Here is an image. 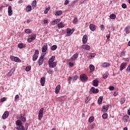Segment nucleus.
Here are the masks:
<instances>
[{
  "mask_svg": "<svg viewBox=\"0 0 130 130\" xmlns=\"http://www.w3.org/2000/svg\"><path fill=\"white\" fill-rule=\"evenodd\" d=\"M22 121L23 122H26V118H25L23 116H21L20 120H17L16 121V125L18 126L15 127L16 129L17 130H27L28 129V127L29 126V124L27 123H25V126L22 124Z\"/></svg>",
  "mask_w": 130,
  "mask_h": 130,
  "instance_id": "nucleus-1",
  "label": "nucleus"
},
{
  "mask_svg": "<svg viewBox=\"0 0 130 130\" xmlns=\"http://www.w3.org/2000/svg\"><path fill=\"white\" fill-rule=\"evenodd\" d=\"M99 93V89L95 88L94 87H91L89 90V94H97Z\"/></svg>",
  "mask_w": 130,
  "mask_h": 130,
  "instance_id": "nucleus-2",
  "label": "nucleus"
},
{
  "mask_svg": "<svg viewBox=\"0 0 130 130\" xmlns=\"http://www.w3.org/2000/svg\"><path fill=\"white\" fill-rule=\"evenodd\" d=\"M80 79L82 82H87L88 81V76L85 74L80 75Z\"/></svg>",
  "mask_w": 130,
  "mask_h": 130,
  "instance_id": "nucleus-3",
  "label": "nucleus"
},
{
  "mask_svg": "<svg viewBox=\"0 0 130 130\" xmlns=\"http://www.w3.org/2000/svg\"><path fill=\"white\" fill-rule=\"evenodd\" d=\"M39 55V51H38V50H36L32 57L33 61H36V60H37V58H38Z\"/></svg>",
  "mask_w": 130,
  "mask_h": 130,
  "instance_id": "nucleus-4",
  "label": "nucleus"
},
{
  "mask_svg": "<svg viewBox=\"0 0 130 130\" xmlns=\"http://www.w3.org/2000/svg\"><path fill=\"white\" fill-rule=\"evenodd\" d=\"M43 61H44V55H41L38 60L39 66H42Z\"/></svg>",
  "mask_w": 130,
  "mask_h": 130,
  "instance_id": "nucleus-5",
  "label": "nucleus"
},
{
  "mask_svg": "<svg viewBox=\"0 0 130 130\" xmlns=\"http://www.w3.org/2000/svg\"><path fill=\"white\" fill-rule=\"evenodd\" d=\"M9 115H10L9 111H5L2 116L3 119H7L9 117Z\"/></svg>",
  "mask_w": 130,
  "mask_h": 130,
  "instance_id": "nucleus-6",
  "label": "nucleus"
},
{
  "mask_svg": "<svg viewBox=\"0 0 130 130\" xmlns=\"http://www.w3.org/2000/svg\"><path fill=\"white\" fill-rule=\"evenodd\" d=\"M57 64V61L52 62V63H49V67L50 69H53L55 68Z\"/></svg>",
  "mask_w": 130,
  "mask_h": 130,
  "instance_id": "nucleus-7",
  "label": "nucleus"
},
{
  "mask_svg": "<svg viewBox=\"0 0 130 130\" xmlns=\"http://www.w3.org/2000/svg\"><path fill=\"white\" fill-rule=\"evenodd\" d=\"M60 21H61V19L59 18L55 19L51 22V24L52 26H54V25H56V24H57V23H59L60 22Z\"/></svg>",
  "mask_w": 130,
  "mask_h": 130,
  "instance_id": "nucleus-8",
  "label": "nucleus"
},
{
  "mask_svg": "<svg viewBox=\"0 0 130 130\" xmlns=\"http://www.w3.org/2000/svg\"><path fill=\"white\" fill-rule=\"evenodd\" d=\"M15 71H16V68H12L10 71L7 74V76L8 77H12L13 76V74L15 72Z\"/></svg>",
  "mask_w": 130,
  "mask_h": 130,
  "instance_id": "nucleus-9",
  "label": "nucleus"
},
{
  "mask_svg": "<svg viewBox=\"0 0 130 130\" xmlns=\"http://www.w3.org/2000/svg\"><path fill=\"white\" fill-rule=\"evenodd\" d=\"M78 57H79V54L76 53L71 57V59L72 61H74L76 60Z\"/></svg>",
  "mask_w": 130,
  "mask_h": 130,
  "instance_id": "nucleus-10",
  "label": "nucleus"
},
{
  "mask_svg": "<svg viewBox=\"0 0 130 130\" xmlns=\"http://www.w3.org/2000/svg\"><path fill=\"white\" fill-rule=\"evenodd\" d=\"M87 41H88V36H87V35H85L83 36L82 38V42L83 44H86Z\"/></svg>",
  "mask_w": 130,
  "mask_h": 130,
  "instance_id": "nucleus-11",
  "label": "nucleus"
},
{
  "mask_svg": "<svg viewBox=\"0 0 130 130\" xmlns=\"http://www.w3.org/2000/svg\"><path fill=\"white\" fill-rule=\"evenodd\" d=\"M126 68V63L123 62L121 64L120 66V71H121V72L122 71H123V70H124V69H125Z\"/></svg>",
  "mask_w": 130,
  "mask_h": 130,
  "instance_id": "nucleus-12",
  "label": "nucleus"
},
{
  "mask_svg": "<svg viewBox=\"0 0 130 130\" xmlns=\"http://www.w3.org/2000/svg\"><path fill=\"white\" fill-rule=\"evenodd\" d=\"M81 48L86 50H90V49H91V47L88 45H82Z\"/></svg>",
  "mask_w": 130,
  "mask_h": 130,
  "instance_id": "nucleus-13",
  "label": "nucleus"
},
{
  "mask_svg": "<svg viewBox=\"0 0 130 130\" xmlns=\"http://www.w3.org/2000/svg\"><path fill=\"white\" fill-rule=\"evenodd\" d=\"M130 25H127L126 27L124 28V32L126 33V34H129L130 33Z\"/></svg>",
  "mask_w": 130,
  "mask_h": 130,
  "instance_id": "nucleus-14",
  "label": "nucleus"
},
{
  "mask_svg": "<svg viewBox=\"0 0 130 130\" xmlns=\"http://www.w3.org/2000/svg\"><path fill=\"white\" fill-rule=\"evenodd\" d=\"M109 109V105L104 106L103 107L102 111L103 112H107V111Z\"/></svg>",
  "mask_w": 130,
  "mask_h": 130,
  "instance_id": "nucleus-15",
  "label": "nucleus"
},
{
  "mask_svg": "<svg viewBox=\"0 0 130 130\" xmlns=\"http://www.w3.org/2000/svg\"><path fill=\"white\" fill-rule=\"evenodd\" d=\"M123 120L124 122H127L129 120V116L127 115H125L123 117Z\"/></svg>",
  "mask_w": 130,
  "mask_h": 130,
  "instance_id": "nucleus-16",
  "label": "nucleus"
},
{
  "mask_svg": "<svg viewBox=\"0 0 130 130\" xmlns=\"http://www.w3.org/2000/svg\"><path fill=\"white\" fill-rule=\"evenodd\" d=\"M13 15V10H12V6H9L8 7V15L12 16Z\"/></svg>",
  "mask_w": 130,
  "mask_h": 130,
  "instance_id": "nucleus-17",
  "label": "nucleus"
},
{
  "mask_svg": "<svg viewBox=\"0 0 130 130\" xmlns=\"http://www.w3.org/2000/svg\"><path fill=\"white\" fill-rule=\"evenodd\" d=\"M89 28L91 31H95V30H96V25L93 24H90L89 25Z\"/></svg>",
  "mask_w": 130,
  "mask_h": 130,
  "instance_id": "nucleus-18",
  "label": "nucleus"
},
{
  "mask_svg": "<svg viewBox=\"0 0 130 130\" xmlns=\"http://www.w3.org/2000/svg\"><path fill=\"white\" fill-rule=\"evenodd\" d=\"M60 90V85H58L56 88H55V93L56 94H58L59 93V91Z\"/></svg>",
  "mask_w": 130,
  "mask_h": 130,
  "instance_id": "nucleus-19",
  "label": "nucleus"
},
{
  "mask_svg": "<svg viewBox=\"0 0 130 130\" xmlns=\"http://www.w3.org/2000/svg\"><path fill=\"white\" fill-rule=\"evenodd\" d=\"M99 82L98 80L97 79L94 80L92 81V85L93 86H94V87H98V84H99Z\"/></svg>",
  "mask_w": 130,
  "mask_h": 130,
  "instance_id": "nucleus-20",
  "label": "nucleus"
},
{
  "mask_svg": "<svg viewBox=\"0 0 130 130\" xmlns=\"http://www.w3.org/2000/svg\"><path fill=\"white\" fill-rule=\"evenodd\" d=\"M25 11L27 12V13L28 12H31V11H32V7H31L30 5H28L25 8Z\"/></svg>",
  "mask_w": 130,
  "mask_h": 130,
  "instance_id": "nucleus-21",
  "label": "nucleus"
},
{
  "mask_svg": "<svg viewBox=\"0 0 130 130\" xmlns=\"http://www.w3.org/2000/svg\"><path fill=\"white\" fill-rule=\"evenodd\" d=\"M55 59V56H52L49 60L48 61V64L51 63L54 61V60Z\"/></svg>",
  "mask_w": 130,
  "mask_h": 130,
  "instance_id": "nucleus-22",
  "label": "nucleus"
},
{
  "mask_svg": "<svg viewBox=\"0 0 130 130\" xmlns=\"http://www.w3.org/2000/svg\"><path fill=\"white\" fill-rule=\"evenodd\" d=\"M46 50H47V44L44 45L42 48V51L43 52H46Z\"/></svg>",
  "mask_w": 130,
  "mask_h": 130,
  "instance_id": "nucleus-23",
  "label": "nucleus"
},
{
  "mask_svg": "<svg viewBox=\"0 0 130 130\" xmlns=\"http://www.w3.org/2000/svg\"><path fill=\"white\" fill-rule=\"evenodd\" d=\"M40 83L42 86H44V84H45V77H42L41 78Z\"/></svg>",
  "mask_w": 130,
  "mask_h": 130,
  "instance_id": "nucleus-24",
  "label": "nucleus"
},
{
  "mask_svg": "<svg viewBox=\"0 0 130 130\" xmlns=\"http://www.w3.org/2000/svg\"><path fill=\"white\" fill-rule=\"evenodd\" d=\"M110 66V63L108 62H104L102 64V67H103V68H107Z\"/></svg>",
  "mask_w": 130,
  "mask_h": 130,
  "instance_id": "nucleus-25",
  "label": "nucleus"
},
{
  "mask_svg": "<svg viewBox=\"0 0 130 130\" xmlns=\"http://www.w3.org/2000/svg\"><path fill=\"white\" fill-rule=\"evenodd\" d=\"M67 33H68V34H73L74 33V29H71L70 28H67Z\"/></svg>",
  "mask_w": 130,
  "mask_h": 130,
  "instance_id": "nucleus-26",
  "label": "nucleus"
},
{
  "mask_svg": "<svg viewBox=\"0 0 130 130\" xmlns=\"http://www.w3.org/2000/svg\"><path fill=\"white\" fill-rule=\"evenodd\" d=\"M62 15V11L61 10L57 11L55 13V16H60Z\"/></svg>",
  "mask_w": 130,
  "mask_h": 130,
  "instance_id": "nucleus-27",
  "label": "nucleus"
},
{
  "mask_svg": "<svg viewBox=\"0 0 130 130\" xmlns=\"http://www.w3.org/2000/svg\"><path fill=\"white\" fill-rule=\"evenodd\" d=\"M58 29L63 28L64 27V24L62 22H60L57 25Z\"/></svg>",
  "mask_w": 130,
  "mask_h": 130,
  "instance_id": "nucleus-28",
  "label": "nucleus"
},
{
  "mask_svg": "<svg viewBox=\"0 0 130 130\" xmlns=\"http://www.w3.org/2000/svg\"><path fill=\"white\" fill-rule=\"evenodd\" d=\"M89 69L90 73H92V72H94L95 70V67H94V65L91 64L89 66Z\"/></svg>",
  "mask_w": 130,
  "mask_h": 130,
  "instance_id": "nucleus-29",
  "label": "nucleus"
},
{
  "mask_svg": "<svg viewBox=\"0 0 130 130\" xmlns=\"http://www.w3.org/2000/svg\"><path fill=\"white\" fill-rule=\"evenodd\" d=\"M96 54L95 53H90L89 54V58L90 59H92L93 57H95Z\"/></svg>",
  "mask_w": 130,
  "mask_h": 130,
  "instance_id": "nucleus-30",
  "label": "nucleus"
},
{
  "mask_svg": "<svg viewBox=\"0 0 130 130\" xmlns=\"http://www.w3.org/2000/svg\"><path fill=\"white\" fill-rule=\"evenodd\" d=\"M31 6L32 8H36V6H37V1H36V0L34 1L31 4Z\"/></svg>",
  "mask_w": 130,
  "mask_h": 130,
  "instance_id": "nucleus-31",
  "label": "nucleus"
},
{
  "mask_svg": "<svg viewBox=\"0 0 130 130\" xmlns=\"http://www.w3.org/2000/svg\"><path fill=\"white\" fill-rule=\"evenodd\" d=\"M102 101H103V97L100 96L98 101V104L99 105L101 104V103H102Z\"/></svg>",
  "mask_w": 130,
  "mask_h": 130,
  "instance_id": "nucleus-32",
  "label": "nucleus"
},
{
  "mask_svg": "<svg viewBox=\"0 0 130 130\" xmlns=\"http://www.w3.org/2000/svg\"><path fill=\"white\" fill-rule=\"evenodd\" d=\"M110 19H112V20H114L115 18H116V15L114 14H112L110 15Z\"/></svg>",
  "mask_w": 130,
  "mask_h": 130,
  "instance_id": "nucleus-33",
  "label": "nucleus"
},
{
  "mask_svg": "<svg viewBox=\"0 0 130 130\" xmlns=\"http://www.w3.org/2000/svg\"><path fill=\"white\" fill-rule=\"evenodd\" d=\"M14 61L16 62H21V59H20V58H19L18 57H15L14 58Z\"/></svg>",
  "mask_w": 130,
  "mask_h": 130,
  "instance_id": "nucleus-34",
  "label": "nucleus"
},
{
  "mask_svg": "<svg viewBox=\"0 0 130 130\" xmlns=\"http://www.w3.org/2000/svg\"><path fill=\"white\" fill-rule=\"evenodd\" d=\"M108 116V114L107 113H104L103 115H102V117L104 119H106V118H107Z\"/></svg>",
  "mask_w": 130,
  "mask_h": 130,
  "instance_id": "nucleus-35",
  "label": "nucleus"
},
{
  "mask_svg": "<svg viewBox=\"0 0 130 130\" xmlns=\"http://www.w3.org/2000/svg\"><path fill=\"white\" fill-rule=\"evenodd\" d=\"M8 99L6 97H4L3 98H2L1 100H0V102L1 103H3V102H5V101H7V100Z\"/></svg>",
  "mask_w": 130,
  "mask_h": 130,
  "instance_id": "nucleus-36",
  "label": "nucleus"
},
{
  "mask_svg": "<svg viewBox=\"0 0 130 130\" xmlns=\"http://www.w3.org/2000/svg\"><path fill=\"white\" fill-rule=\"evenodd\" d=\"M88 121L89 122H93V121H94V117L91 116L90 117L89 119H88Z\"/></svg>",
  "mask_w": 130,
  "mask_h": 130,
  "instance_id": "nucleus-37",
  "label": "nucleus"
},
{
  "mask_svg": "<svg viewBox=\"0 0 130 130\" xmlns=\"http://www.w3.org/2000/svg\"><path fill=\"white\" fill-rule=\"evenodd\" d=\"M19 99H20V96H19L18 94H16L15 96V101L17 102V101H19Z\"/></svg>",
  "mask_w": 130,
  "mask_h": 130,
  "instance_id": "nucleus-38",
  "label": "nucleus"
},
{
  "mask_svg": "<svg viewBox=\"0 0 130 130\" xmlns=\"http://www.w3.org/2000/svg\"><path fill=\"white\" fill-rule=\"evenodd\" d=\"M125 102V98H122L120 100V104L122 105Z\"/></svg>",
  "mask_w": 130,
  "mask_h": 130,
  "instance_id": "nucleus-39",
  "label": "nucleus"
},
{
  "mask_svg": "<svg viewBox=\"0 0 130 130\" xmlns=\"http://www.w3.org/2000/svg\"><path fill=\"white\" fill-rule=\"evenodd\" d=\"M56 48H57V46H56V45H54L51 47V50H55Z\"/></svg>",
  "mask_w": 130,
  "mask_h": 130,
  "instance_id": "nucleus-40",
  "label": "nucleus"
},
{
  "mask_svg": "<svg viewBox=\"0 0 130 130\" xmlns=\"http://www.w3.org/2000/svg\"><path fill=\"white\" fill-rule=\"evenodd\" d=\"M38 117H39L38 118L39 120H41V119H42V117H43V114H39Z\"/></svg>",
  "mask_w": 130,
  "mask_h": 130,
  "instance_id": "nucleus-41",
  "label": "nucleus"
},
{
  "mask_svg": "<svg viewBox=\"0 0 130 130\" xmlns=\"http://www.w3.org/2000/svg\"><path fill=\"white\" fill-rule=\"evenodd\" d=\"M24 32H25L26 34H30V33H31V30L29 29H25Z\"/></svg>",
  "mask_w": 130,
  "mask_h": 130,
  "instance_id": "nucleus-42",
  "label": "nucleus"
},
{
  "mask_svg": "<svg viewBox=\"0 0 130 130\" xmlns=\"http://www.w3.org/2000/svg\"><path fill=\"white\" fill-rule=\"evenodd\" d=\"M120 57H122V56H125V51H122L120 53Z\"/></svg>",
  "mask_w": 130,
  "mask_h": 130,
  "instance_id": "nucleus-43",
  "label": "nucleus"
},
{
  "mask_svg": "<svg viewBox=\"0 0 130 130\" xmlns=\"http://www.w3.org/2000/svg\"><path fill=\"white\" fill-rule=\"evenodd\" d=\"M103 78L105 80V79H107L108 78V74L105 73L103 75Z\"/></svg>",
  "mask_w": 130,
  "mask_h": 130,
  "instance_id": "nucleus-44",
  "label": "nucleus"
},
{
  "mask_svg": "<svg viewBox=\"0 0 130 130\" xmlns=\"http://www.w3.org/2000/svg\"><path fill=\"white\" fill-rule=\"evenodd\" d=\"M31 70V66H27L25 68L26 72H29Z\"/></svg>",
  "mask_w": 130,
  "mask_h": 130,
  "instance_id": "nucleus-45",
  "label": "nucleus"
},
{
  "mask_svg": "<svg viewBox=\"0 0 130 130\" xmlns=\"http://www.w3.org/2000/svg\"><path fill=\"white\" fill-rule=\"evenodd\" d=\"M43 111H44V109L42 108L39 111V114H43Z\"/></svg>",
  "mask_w": 130,
  "mask_h": 130,
  "instance_id": "nucleus-46",
  "label": "nucleus"
},
{
  "mask_svg": "<svg viewBox=\"0 0 130 130\" xmlns=\"http://www.w3.org/2000/svg\"><path fill=\"white\" fill-rule=\"evenodd\" d=\"M49 10H50V7H48L46 9H45L44 14H47V13H48V11H49Z\"/></svg>",
  "mask_w": 130,
  "mask_h": 130,
  "instance_id": "nucleus-47",
  "label": "nucleus"
},
{
  "mask_svg": "<svg viewBox=\"0 0 130 130\" xmlns=\"http://www.w3.org/2000/svg\"><path fill=\"white\" fill-rule=\"evenodd\" d=\"M79 22V20H78V18H75L73 20V24H77V23Z\"/></svg>",
  "mask_w": 130,
  "mask_h": 130,
  "instance_id": "nucleus-48",
  "label": "nucleus"
},
{
  "mask_svg": "<svg viewBox=\"0 0 130 130\" xmlns=\"http://www.w3.org/2000/svg\"><path fill=\"white\" fill-rule=\"evenodd\" d=\"M30 38L32 40H35V39H36V35L34 34L32 35L31 36Z\"/></svg>",
  "mask_w": 130,
  "mask_h": 130,
  "instance_id": "nucleus-49",
  "label": "nucleus"
},
{
  "mask_svg": "<svg viewBox=\"0 0 130 130\" xmlns=\"http://www.w3.org/2000/svg\"><path fill=\"white\" fill-rule=\"evenodd\" d=\"M18 46L20 49H22V48H23V47H24V46L23 45V44H22V43L18 44Z\"/></svg>",
  "mask_w": 130,
  "mask_h": 130,
  "instance_id": "nucleus-50",
  "label": "nucleus"
},
{
  "mask_svg": "<svg viewBox=\"0 0 130 130\" xmlns=\"http://www.w3.org/2000/svg\"><path fill=\"white\" fill-rule=\"evenodd\" d=\"M90 100H91V99L90 98V97L87 96L86 99H85V103H88V102H89Z\"/></svg>",
  "mask_w": 130,
  "mask_h": 130,
  "instance_id": "nucleus-51",
  "label": "nucleus"
},
{
  "mask_svg": "<svg viewBox=\"0 0 130 130\" xmlns=\"http://www.w3.org/2000/svg\"><path fill=\"white\" fill-rule=\"evenodd\" d=\"M69 64L70 68H73V67H74V66H75V64H74V63L71 62H69Z\"/></svg>",
  "mask_w": 130,
  "mask_h": 130,
  "instance_id": "nucleus-52",
  "label": "nucleus"
},
{
  "mask_svg": "<svg viewBox=\"0 0 130 130\" xmlns=\"http://www.w3.org/2000/svg\"><path fill=\"white\" fill-rule=\"evenodd\" d=\"M101 30L102 31H104V30H105V26H104V25L102 24L101 25Z\"/></svg>",
  "mask_w": 130,
  "mask_h": 130,
  "instance_id": "nucleus-53",
  "label": "nucleus"
},
{
  "mask_svg": "<svg viewBox=\"0 0 130 130\" xmlns=\"http://www.w3.org/2000/svg\"><path fill=\"white\" fill-rule=\"evenodd\" d=\"M122 8L123 9H126V4H124V3H123L122 4Z\"/></svg>",
  "mask_w": 130,
  "mask_h": 130,
  "instance_id": "nucleus-54",
  "label": "nucleus"
},
{
  "mask_svg": "<svg viewBox=\"0 0 130 130\" xmlns=\"http://www.w3.org/2000/svg\"><path fill=\"white\" fill-rule=\"evenodd\" d=\"M47 73H49L50 75H52V74H53V71L50 70L47 71Z\"/></svg>",
  "mask_w": 130,
  "mask_h": 130,
  "instance_id": "nucleus-55",
  "label": "nucleus"
},
{
  "mask_svg": "<svg viewBox=\"0 0 130 130\" xmlns=\"http://www.w3.org/2000/svg\"><path fill=\"white\" fill-rule=\"evenodd\" d=\"M15 57L14 56H10V58L11 59V60H13V61H14Z\"/></svg>",
  "mask_w": 130,
  "mask_h": 130,
  "instance_id": "nucleus-56",
  "label": "nucleus"
},
{
  "mask_svg": "<svg viewBox=\"0 0 130 130\" xmlns=\"http://www.w3.org/2000/svg\"><path fill=\"white\" fill-rule=\"evenodd\" d=\"M69 3H70V1H69V0L65 1L64 3V6H67V5H68V4Z\"/></svg>",
  "mask_w": 130,
  "mask_h": 130,
  "instance_id": "nucleus-57",
  "label": "nucleus"
},
{
  "mask_svg": "<svg viewBox=\"0 0 130 130\" xmlns=\"http://www.w3.org/2000/svg\"><path fill=\"white\" fill-rule=\"evenodd\" d=\"M109 89L110 90V91H113L114 90V87L109 86Z\"/></svg>",
  "mask_w": 130,
  "mask_h": 130,
  "instance_id": "nucleus-58",
  "label": "nucleus"
},
{
  "mask_svg": "<svg viewBox=\"0 0 130 130\" xmlns=\"http://www.w3.org/2000/svg\"><path fill=\"white\" fill-rule=\"evenodd\" d=\"M27 41L29 43L32 42L33 41V40L31 38H30L27 39Z\"/></svg>",
  "mask_w": 130,
  "mask_h": 130,
  "instance_id": "nucleus-59",
  "label": "nucleus"
},
{
  "mask_svg": "<svg viewBox=\"0 0 130 130\" xmlns=\"http://www.w3.org/2000/svg\"><path fill=\"white\" fill-rule=\"evenodd\" d=\"M48 22V20H47V19L44 20V24H47Z\"/></svg>",
  "mask_w": 130,
  "mask_h": 130,
  "instance_id": "nucleus-60",
  "label": "nucleus"
},
{
  "mask_svg": "<svg viewBox=\"0 0 130 130\" xmlns=\"http://www.w3.org/2000/svg\"><path fill=\"white\" fill-rule=\"evenodd\" d=\"M106 38H107V39H109V38H110V33H109V35H107L106 36Z\"/></svg>",
  "mask_w": 130,
  "mask_h": 130,
  "instance_id": "nucleus-61",
  "label": "nucleus"
},
{
  "mask_svg": "<svg viewBox=\"0 0 130 130\" xmlns=\"http://www.w3.org/2000/svg\"><path fill=\"white\" fill-rule=\"evenodd\" d=\"M74 80H75V81H77V80H78V76H75L74 77Z\"/></svg>",
  "mask_w": 130,
  "mask_h": 130,
  "instance_id": "nucleus-62",
  "label": "nucleus"
},
{
  "mask_svg": "<svg viewBox=\"0 0 130 130\" xmlns=\"http://www.w3.org/2000/svg\"><path fill=\"white\" fill-rule=\"evenodd\" d=\"M18 4H23V1L22 0H20L18 1Z\"/></svg>",
  "mask_w": 130,
  "mask_h": 130,
  "instance_id": "nucleus-63",
  "label": "nucleus"
},
{
  "mask_svg": "<svg viewBox=\"0 0 130 130\" xmlns=\"http://www.w3.org/2000/svg\"><path fill=\"white\" fill-rule=\"evenodd\" d=\"M127 113L128 115H130V110H128Z\"/></svg>",
  "mask_w": 130,
  "mask_h": 130,
  "instance_id": "nucleus-64",
  "label": "nucleus"
}]
</instances>
